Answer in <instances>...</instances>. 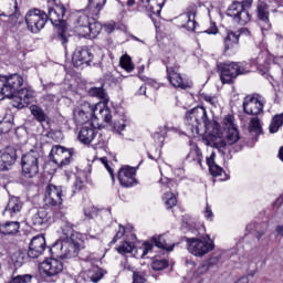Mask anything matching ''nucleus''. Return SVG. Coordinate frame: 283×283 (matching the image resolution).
Returning a JSON list of instances; mask_svg holds the SVG:
<instances>
[{
	"label": "nucleus",
	"instance_id": "44",
	"mask_svg": "<svg viewBox=\"0 0 283 283\" xmlns=\"http://www.w3.org/2000/svg\"><path fill=\"white\" fill-rule=\"evenodd\" d=\"M265 62H266V60H264V53H262L260 51H259L258 56L251 57L252 65H258L259 67L264 65Z\"/></svg>",
	"mask_w": 283,
	"mask_h": 283
},
{
	"label": "nucleus",
	"instance_id": "1",
	"mask_svg": "<svg viewBox=\"0 0 283 283\" xmlns=\"http://www.w3.org/2000/svg\"><path fill=\"white\" fill-rule=\"evenodd\" d=\"M0 83L2 87L0 94L3 98H11L12 107L17 109H23L28 107L32 101H34V92L23 87V77L19 74H12L10 76L0 75Z\"/></svg>",
	"mask_w": 283,
	"mask_h": 283
},
{
	"label": "nucleus",
	"instance_id": "53",
	"mask_svg": "<svg viewBox=\"0 0 283 283\" xmlns=\"http://www.w3.org/2000/svg\"><path fill=\"white\" fill-rule=\"evenodd\" d=\"M209 265L207 264V261H205L203 263H201L198 269H197V275H205V273H207V271H209Z\"/></svg>",
	"mask_w": 283,
	"mask_h": 283
},
{
	"label": "nucleus",
	"instance_id": "29",
	"mask_svg": "<svg viewBox=\"0 0 283 283\" xmlns=\"http://www.w3.org/2000/svg\"><path fill=\"white\" fill-rule=\"evenodd\" d=\"M23 209V202L18 197H11L4 209V213H9L11 218H14L21 213Z\"/></svg>",
	"mask_w": 283,
	"mask_h": 283
},
{
	"label": "nucleus",
	"instance_id": "60",
	"mask_svg": "<svg viewBox=\"0 0 283 283\" xmlns=\"http://www.w3.org/2000/svg\"><path fill=\"white\" fill-rule=\"evenodd\" d=\"M81 189H83V181L77 179L74 184V193H76V191H81Z\"/></svg>",
	"mask_w": 283,
	"mask_h": 283
},
{
	"label": "nucleus",
	"instance_id": "23",
	"mask_svg": "<svg viewBox=\"0 0 283 283\" xmlns=\"http://www.w3.org/2000/svg\"><path fill=\"white\" fill-rule=\"evenodd\" d=\"M117 178L122 187H134L136 185V168L129 166L122 167Z\"/></svg>",
	"mask_w": 283,
	"mask_h": 283
},
{
	"label": "nucleus",
	"instance_id": "26",
	"mask_svg": "<svg viewBox=\"0 0 283 283\" xmlns=\"http://www.w3.org/2000/svg\"><path fill=\"white\" fill-rule=\"evenodd\" d=\"M96 134H98V132H96L92 125L83 126L78 133V140L83 145H91V143H94Z\"/></svg>",
	"mask_w": 283,
	"mask_h": 283
},
{
	"label": "nucleus",
	"instance_id": "56",
	"mask_svg": "<svg viewBox=\"0 0 283 283\" xmlns=\"http://www.w3.org/2000/svg\"><path fill=\"white\" fill-rule=\"evenodd\" d=\"M205 217L207 220H213V211H211V207H206Z\"/></svg>",
	"mask_w": 283,
	"mask_h": 283
},
{
	"label": "nucleus",
	"instance_id": "38",
	"mask_svg": "<svg viewBox=\"0 0 283 283\" xmlns=\"http://www.w3.org/2000/svg\"><path fill=\"white\" fill-rule=\"evenodd\" d=\"M283 125V114L275 115L269 126L270 134H277Z\"/></svg>",
	"mask_w": 283,
	"mask_h": 283
},
{
	"label": "nucleus",
	"instance_id": "22",
	"mask_svg": "<svg viewBox=\"0 0 283 283\" xmlns=\"http://www.w3.org/2000/svg\"><path fill=\"white\" fill-rule=\"evenodd\" d=\"M17 163V149L7 147L0 150V171H8Z\"/></svg>",
	"mask_w": 283,
	"mask_h": 283
},
{
	"label": "nucleus",
	"instance_id": "45",
	"mask_svg": "<svg viewBox=\"0 0 283 283\" xmlns=\"http://www.w3.org/2000/svg\"><path fill=\"white\" fill-rule=\"evenodd\" d=\"M12 130V122L4 120L0 122V134H10Z\"/></svg>",
	"mask_w": 283,
	"mask_h": 283
},
{
	"label": "nucleus",
	"instance_id": "27",
	"mask_svg": "<svg viewBox=\"0 0 283 283\" xmlns=\"http://www.w3.org/2000/svg\"><path fill=\"white\" fill-rule=\"evenodd\" d=\"M181 28L188 30V32L196 31V10L187 11L179 17Z\"/></svg>",
	"mask_w": 283,
	"mask_h": 283
},
{
	"label": "nucleus",
	"instance_id": "33",
	"mask_svg": "<svg viewBox=\"0 0 283 283\" xmlns=\"http://www.w3.org/2000/svg\"><path fill=\"white\" fill-rule=\"evenodd\" d=\"M151 242L157 249H164V251H174L176 247V244L169 242V239L165 234L153 237Z\"/></svg>",
	"mask_w": 283,
	"mask_h": 283
},
{
	"label": "nucleus",
	"instance_id": "15",
	"mask_svg": "<svg viewBox=\"0 0 283 283\" xmlns=\"http://www.w3.org/2000/svg\"><path fill=\"white\" fill-rule=\"evenodd\" d=\"M227 15L231 17L235 23H240L241 25H245V23L251 21V14H249V11L244 9V4L241 2L232 3L227 10Z\"/></svg>",
	"mask_w": 283,
	"mask_h": 283
},
{
	"label": "nucleus",
	"instance_id": "49",
	"mask_svg": "<svg viewBox=\"0 0 283 283\" xmlns=\"http://www.w3.org/2000/svg\"><path fill=\"white\" fill-rule=\"evenodd\" d=\"M57 41H61V44L63 48H66L67 45V32L65 30H62L61 32L57 33Z\"/></svg>",
	"mask_w": 283,
	"mask_h": 283
},
{
	"label": "nucleus",
	"instance_id": "24",
	"mask_svg": "<svg viewBox=\"0 0 283 283\" xmlns=\"http://www.w3.org/2000/svg\"><path fill=\"white\" fill-rule=\"evenodd\" d=\"M43 251H45V237L43 235L33 237L29 245V251H28L29 258L36 259L40 255H43Z\"/></svg>",
	"mask_w": 283,
	"mask_h": 283
},
{
	"label": "nucleus",
	"instance_id": "41",
	"mask_svg": "<svg viewBox=\"0 0 283 283\" xmlns=\"http://www.w3.org/2000/svg\"><path fill=\"white\" fill-rule=\"evenodd\" d=\"M119 64H120V67H123V70H126V72H133L134 70L132 57H129L128 55L122 56Z\"/></svg>",
	"mask_w": 283,
	"mask_h": 283
},
{
	"label": "nucleus",
	"instance_id": "35",
	"mask_svg": "<svg viewBox=\"0 0 283 283\" xmlns=\"http://www.w3.org/2000/svg\"><path fill=\"white\" fill-rule=\"evenodd\" d=\"M216 153H211L210 157L207 158V165L211 176H222V167L216 164Z\"/></svg>",
	"mask_w": 283,
	"mask_h": 283
},
{
	"label": "nucleus",
	"instance_id": "31",
	"mask_svg": "<svg viewBox=\"0 0 283 283\" xmlns=\"http://www.w3.org/2000/svg\"><path fill=\"white\" fill-rule=\"evenodd\" d=\"M103 31V24L101 22H96L94 18L88 22V25L85 27L84 32L81 33L82 36H91L92 39H96L97 35Z\"/></svg>",
	"mask_w": 283,
	"mask_h": 283
},
{
	"label": "nucleus",
	"instance_id": "58",
	"mask_svg": "<svg viewBox=\"0 0 283 283\" xmlns=\"http://www.w3.org/2000/svg\"><path fill=\"white\" fill-rule=\"evenodd\" d=\"M104 30L108 34H112V32H114V30H116V27L114 25V23H108V24L104 25Z\"/></svg>",
	"mask_w": 283,
	"mask_h": 283
},
{
	"label": "nucleus",
	"instance_id": "12",
	"mask_svg": "<svg viewBox=\"0 0 283 283\" xmlns=\"http://www.w3.org/2000/svg\"><path fill=\"white\" fill-rule=\"evenodd\" d=\"M264 103L261 95H248L243 99V112L249 116H260L264 112Z\"/></svg>",
	"mask_w": 283,
	"mask_h": 283
},
{
	"label": "nucleus",
	"instance_id": "61",
	"mask_svg": "<svg viewBox=\"0 0 283 283\" xmlns=\"http://www.w3.org/2000/svg\"><path fill=\"white\" fill-rule=\"evenodd\" d=\"M146 85H149V87H154L155 90H158L159 87L158 82L151 78L147 80Z\"/></svg>",
	"mask_w": 283,
	"mask_h": 283
},
{
	"label": "nucleus",
	"instance_id": "18",
	"mask_svg": "<svg viewBox=\"0 0 283 283\" xmlns=\"http://www.w3.org/2000/svg\"><path fill=\"white\" fill-rule=\"evenodd\" d=\"M45 203L51 207L63 205V187L50 184L45 189Z\"/></svg>",
	"mask_w": 283,
	"mask_h": 283
},
{
	"label": "nucleus",
	"instance_id": "39",
	"mask_svg": "<svg viewBox=\"0 0 283 283\" xmlns=\"http://www.w3.org/2000/svg\"><path fill=\"white\" fill-rule=\"evenodd\" d=\"M249 132L256 134V136H259V134H262V122L260 120V117H258V115L251 117L249 123Z\"/></svg>",
	"mask_w": 283,
	"mask_h": 283
},
{
	"label": "nucleus",
	"instance_id": "6",
	"mask_svg": "<svg viewBox=\"0 0 283 283\" xmlns=\"http://www.w3.org/2000/svg\"><path fill=\"white\" fill-rule=\"evenodd\" d=\"M223 127L226 132V142L219 140L214 143L216 149H218V151L222 154V156H224L227 151V145H235V143L240 140V132H238V127H235V124H233V116L227 115L224 117Z\"/></svg>",
	"mask_w": 283,
	"mask_h": 283
},
{
	"label": "nucleus",
	"instance_id": "36",
	"mask_svg": "<svg viewBox=\"0 0 283 283\" xmlns=\"http://www.w3.org/2000/svg\"><path fill=\"white\" fill-rule=\"evenodd\" d=\"M88 94L94 98H99V101H103L104 103H107V101H109V96L107 95V92H105V88L103 86L91 87L88 90Z\"/></svg>",
	"mask_w": 283,
	"mask_h": 283
},
{
	"label": "nucleus",
	"instance_id": "57",
	"mask_svg": "<svg viewBox=\"0 0 283 283\" xmlns=\"http://www.w3.org/2000/svg\"><path fill=\"white\" fill-rule=\"evenodd\" d=\"M218 32V27H216V23L211 24V28L203 31L205 34H216Z\"/></svg>",
	"mask_w": 283,
	"mask_h": 283
},
{
	"label": "nucleus",
	"instance_id": "46",
	"mask_svg": "<svg viewBox=\"0 0 283 283\" xmlns=\"http://www.w3.org/2000/svg\"><path fill=\"white\" fill-rule=\"evenodd\" d=\"M154 249V244H151L149 241L144 242L143 247L139 248V251L142 252L140 258H145L149 251Z\"/></svg>",
	"mask_w": 283,
	"mask_h": 283
},
{
	"label": "nucleus",
	"instance_id": "8",
	"mask_svg": "<svg viewBox=\"0 0 283 283\" xmlns=\"http://www.w3.org/2000/svg\"><path fill=\"white\" fill-rule=\"evenodd\" d=\"M39 163H41V153L30 150L22 156V175L24 178H36L39 176Z\"/></svg>",
	"mask_w": 283,
	"mask_h": 283
},
{
	"label": "nucleus",
	"instance_id": "10",
	"mask_svg": "<svg viewBox=\"0 0 283 283\" xmlns=\"http://www.w3.org/2000/svg\"><path fill=\"white\" fill-rule=\"evenodd\" d=\"M187 242V249L191 255L196 258H205L207 253H211L216 245L213 241H207L199 238H185Z\"/></svg>",
	"mask_w": 283,
	"mask_h": 283
},
{
	"label": "nucleus",
	"instance_id": "51",
	"mask_svg": "<svg viewBox=\"0 0 283 283\" xmlns=\"http://www.w3.org/2000/svg\"><path fill=\"white\" fill-rule=\"evenodd\" d=\"M123 235H125V228L119 226V230L115 234L114 239L111 241V244H116V242H118V240H120Z\"/></svg>",
	"mask_w": 283,
	"mask_h": 283
},
{
	"label": "nucleus",
	"instance_id": "20",
	"mask_svg": "<svg viewBox=\"0 0 283 283\" xmlns=\"http://www.w3.org/2000/svg\"><path fill=\"white\" fill-rule=\"evenodd\" d=\"M74 156V148L66 149L63 146H56L55 153L53 155V163L57 165V167H67L70 163H72Z\"/></svg>",
	"mask_w": 283,
	"mask_h": 283
},
{
	"label": "nucleus",
	"instance_id": "59",
	"mask_svg": "<svg viewBox=\"0 0 283 283\" xmlns=\"http://www.w3.org/2000/svg\"><path fill=\"white\" fill-rule=\"evenodd\" d=\"M52 217L54 216L55 220H62V218H65V212L63 210L52 212Z\"/></svg>",
	"mask_w": 283,
	"mask_h": 283
},
{
	"label": "nucleus",
	"instance_id": "43",
	"mask_svg": "<svg viewBox=\"0 0 283 283\" xmlns=\"http://www.w3.org/2000/svg\"><path fill=\"white\" fill-rule=\"evenodd\" d=\"M118 253H132L134 251V243L124 242L117 248Z\"/></svg>",
	"mask_w": 283,
	"mask_h": 283
},
{
	"label": "nucleus",
	"instance_id": "37",
	"mask_svg": "<svg viewBox=\"0 0 283 283\" xmlns=\"http://www.w3.org/2000/svg\"><path fill=\"white\" fill-rule=\"evenodd\" d=\"M30 112H31L33 118H35V120H38V123H45V120H48V115L45 114L43 108H41L40 106L31 105Z\"/></svg>",
	"mask_w": 283,
	"mask_h": 283
},
{
	"label": "nucleus",
	"instance_id": "52",
	"mask_svg": "<svg viewBox=\"0 0 283 283\" xmlns=\"http://www.w3.org/2000/svg\"><path fill=\"white\" fill-rule=\"evenodd\" d=\"M208 269H213L217 264H220V256H212L208 261H206Z\"/></svg>",
	"mask_w": 283,
	"mask_h": 283
},
{
	"label": "nucleus",
	"instance_id": "3",
	"mask_svg": "<svg viewBox=\"0 0 283 283\" xmlns=\"http://www.w3.org/2000/svg\"><path fill=\"white\" fill-rule=\"evenodd\" d=\"M81 244V240H76L74 235H72L62 241H56L51 248V253L55 258H60V260H70L78 255Z\"/></svg>",
	"mask_w": 283,
	"mask_h": 283
},
{
	"label": "nucleus",
	"instance_id": "2",
	"mask_svg": "<svg viewBox=\"0 0 283 283\" xmlns=\"http://www.w3.org/2000/svg\"><path fill=\"white\" fill-rule=\"evenodd\" d=\"M73 116L77 125H85L92 118H102L105 123H112V111L105 105L92 104L84 102L73 111Z\"/></svg>",
	"mask_w": 283,
	"mask_h": 283
},
{
	"label": "nucleus",
	"instance_id": "40",
	"mask_svg": "<svg viewBox=\"0 0 283 283\" xmlns=\"http://www.w3.org/2000/svg\"><path fill=\"white\" fill-rule=\"evenodd\" d=\"M163 201L167 209H174V207L178 205V199H176L174 192H166L163 197Z\"/></svg>",
	"mask_w": 283,
	"mask_h": 283
},
{
	"label": "nucleus",
	"instance_id": "14",
	"mask_svg": "<svg viewBox=\"0 0 283 283\" xmlns=\"http://www.w3.org/2000/svg\"><path fill=\"white\" fill-rule=\"evenodd\" d=\"M52 210L48 208H40L35 213H33L29 220L31 227L34 229H46L52 222Z\"/></svg>",
	"mask_w": 283,
	"mask_h": 283
},
{
	"label": "nucleus",
	"instance_id": "17",
	"mask_svg": "<svg viewBox=\"0 0 283 283\" xmlns=\"http://www.w3.org/2000/svg\"><path fill=\"white\" fill-rule=\"evenodd\" d=\"M0 17H10L14 24L23 21L21 14L17 13V1L14 0H0Z\"/></svg>",
	"mask_w": 283,
	"mask_h": 283
},
{
	"label": "nucleus",
	"instance_id": "9",
	"mask_svg": "<svg viewBox=\"0 0 283 283\" xmlns=\"http://www.w3.org/2000/svg\"><path fill=\"white\" fill-rule=\"evenodd\" d=\"M61 273H63V262L60 260L49 259L40 264V275L49 283L57 282Z\"/></svg>",
	"mask_w": 283,
	"mask_h": 283
},
{
	"label": "nucleus",
	"instance_id": "34",
	"mask_svg": "<svg viewBox=\"0 0 283 283\" xmlns=\"http://www.w3.org/2000/svg\"><path fill=\"white\" fill-rule=\"evenodd\" d=\"M188 163H197V165H202V151L197 145H192L189 154L187 155Z\"/></svg>",
	"mask_w": 283,
	"mask_h": 283
},
{
	"label": "nucleus",
	"instance_id": "47",
	"mask_svg": "<svg viewBox=\"0 0 283 283\" xmlns=\"http://www.w3.org/2000/svg\"><path fill=\"white\" fill-rule=\"evenodd\" d=\"M97 210L95 207H88L84 209V216L88 219L92 220L93 218H96Z\"/></svg>",
	"mask_w": 283,
	"mask_h": 283
},
{
	"label": "nucleus",
	"instance_id": "4",
	"mask_svg": "<svg viewBox=\"0 0 283 283\" xmlns=\"http://www.w3.org/2000/svg\"><path fill=\"white\" fill-rule=\"evenodd\" d=\"M105 3H107V0H88V3L84 9L85 13H80L75 19V28L80 34H83L85 28L91 23L90 17L93 19L101 14V11L105 8Z\"/></svg>",
	"mask_w": 283,
	"mask_h": 283
},
{
	"label": "nucleus",
	"instance_id": "63",
	"mask_svg": "<svg viewBox=\"0 0 283 283\" xmlns=\"http://www.w3.org/2000/svg\"><path fill=\"white\" fill-rule=\"evenodd\" d=\"M264 235H266V230H260L256 232L255 238L256 240H261Z\"/></svg>",
	"mask_w": 283,
	"mask_h": 283
},
{
	"label": "nucleus",
	"instance_id": "16",
	"mask_svg": "<svg viewBox=\"0 0 283 283\" xmlns=\"http://www.w3.org/2000/svg\"><path fill=\"white\" fill-rule=\"evenodd\" d=\"M251 36V31L247 28H241L238 31H228L224 36V51L229 52V50H235L240 43V36Z\"/></svg>",
	"mask_w": 283,
	"mask_h": 283
},
{
	"label": "nucleus",
	"instance_id": "21",
	"mask_svg": "<svg viewBox=\"0 0 283 283\" xmlns=\"http://www.w3.org/2000/svg\"><path fill=\"white\" fill-rule=\"evenodd\" d=\"M269 4L260 0L256 6V17L263 34L264 32H269V30H271V20L269 19Z\"/></svg>",
	"mask_w": 283,
	"mask_h": 283
},
{
	"label": "nucleus",
	"instance_id": "64",
	"mask_svg": "<svg viewBox=\"0 0 283 283\" xmlns=\"http://www.w3.org/2000/svg\"><path fill=\"white\" fill-rule=\"evenodd\" d=\"M276 233H277L279 235H282V237H283V226H277V227H276Z\"/></svg>",
	"mask_w": 283,
	"mask_h": 283
},
{
	"label": "nucleus",
	"instance_id": "55",
	"mask_svg": "<svg viewBox=\"0 0 283 283\" xmlns=\"http://www.w3.org/2000/svg\"><path fill=\"white\" fill-rule=\"evenodd\" d=\"M64 235H72L73 229L71 223H66L62 227Z\"/></svg>",
	"mask_w": 283,
	"mask_h": 283
},
{
	"label": "nucleus",
	"instance_id": "32",
	"mask_svg": "<svg viewBox=\"0 0 283 283\" xmlns=\"http://www.w3.org/2000/svg\"><path fill=\"white\" fill-rule=\"evenodd\" d=\"M21 229V223L19 221H7L0 224V233L2 235H14L19 233Z\"/></svg>",
	"mask_w": 283,
	"mask_h": 283
},
{
	"label": "nucleus",
	"instance_id": "62",
	"mask_svg": "<svg viewBox=\"0 0 283 283\" xmlns=\"http://www.w3.org/2000/svg\"><path fill=\"white\" fill-rule=\"evenodd\" d=\"M279 56H281V59H283V38H279V52H277Z\"/></svg>",
	"mask_w": 283,
	"mask_h": 283
},
{
	"label": "nucleus",
	"instance_id": "50",
	"mask_svg": "<svg viewBox=\"0 0 283 283\" xmlns=\"http://www.w3.org/2000/svg\"><path fill=\"white\" fill-rule=\"evenodd\" d=\"M203 101L212 105V107H218V97L211 95H203Z\"/></svg>",
	"mask_w": 283,
	"mask_h": 283
},
{
	"label": "nucleus",
	"instance_id": "25",
	"mask_svg": "<svg viewBox=\"0 0 283 283\" xmlns=\"http://www.w3.org/2000/svg\"><path fill=\"white\" fill-rule=\"evenodd\" d=\"M107 274V271L99 266H92L82 273L84 282L99 283L103 277Z\"/></svg>",
	"mask_w": 283,
	"mask_h": 283
},
{
	"label": "nucleus",
	"instance_id": "42",
	"mask_svg": "<svg viewBox=\"0 0 283 283\" xmlns=\"http://www.w3.org/2000/svg\"><path fill=\"white\" fill-rule=\"evenodd\" d=\"M169 266V263L167 260H156L151 263V269L154 271H163L164 269H167Z\"/></svg>",
	"mask_w": 283,
	"mask_h": 283
},
{
	"label": "nucleus",
	"instance_id": "30",
	"mask_svg": "<svg viewBox=\"0 0 283 283\" xmlns=\"http://www.w3.org/2000/svg\"><path fill=\"white\" fill-rule=\"evenodd\" d=\"M65 17V7L55 6L54 8H49V13L46 14V19L51 21L53 25H59L63 18Z\"/></svg>",
	"mask_w": 283,
	"mask_h": 283
},
{
	"label": "nucleus",
	"instance_id": "7",
	"mask_svg": "<svg viewBox=\"0 0 283 283\" xmlns=\"http://www.w3.org/2000/svg\"><path fill=\"white\" fill-rule=\"evenodd\" d=\"M217 69L221 78V83L223 84L233 83V81H235L240 74H247L249 72L244 64L235 62L219 63Z\"/></svg>",
	"mask_w": 283,
	"mask_h": 283
},
{
	"label": "nucleus",
	"instance_id": "11",
	"mask_svg": "<svg viewBox=\"0 0 283 283\" xmlns=\"http://www.w3.org/2000/svg\"><path fill=\"white\" fill-rule=\"evenodd\" d=\"M25 23L29 32L39 34L48 23V14L38 9L31 10L25 14Z\"/></svg>",
	"mask_w": 283,
	"mask_h": 283
},
{
	"label": "nucleus",
	"instance_id": "28",
	"mask_svg": "<svg viewBox=\"0 0 283 283\" xmlns=\"http://www.w3.org/2000/svg\"><path fill=\"white\" fill-rule=\"evenodd\" d=\"M143 7L147 12L154 14L155 17H160L163 7L165 6L166 0H140Z\"/></svg>",
	"mask_w": 283,
	"mask_h": 283
},
{
	"label": "nucleus",
	"instance_id": "19",
	"mask_svg": "<svg viewBox=\"0 0 283 283\" xmlns=\"http://www.w3.org/2000/svg\"><path fill=\"white\" fill-rule=\"evenodd\" d=\"M73 65L81 67V65H90L94 61V53L87 46H77L72 55Z\"/></svg>",
	"mask_w": 283,
	"mask_h": 283
},
{
	"label": "nucleus",
	"instance_id": "54",
	"mask_svg": "<svg viewBox=\"0 0 283 283\" xmlns=\"http://www.w3.org/2000/svg\"><path fill=\"white\" fill-rule=\"evenodd\" d=\"M103 165L105 166V168L107 169L112 180H114V169H112V167L109 166V164L107 163V158H101Z\"/></svg>",
	"mask_w": 283,
	"mask_h": 283
},
{
	"label": "nucleus",
	"instance_id": "48",
	"mask_svg": "<svg viewBox=\"0 0 283 283\" xmlns=\"http://www.w3.org/2000/svg\"><path fill=\"white\" fill-rule=\"evenodd\" d=\"M11 260L14 264V266H21L23 264V256L21 255L20 252H15L12 256Z\"/></svg>",
	"mask_w": 283,
	"mask_h": 283
},
{
	"label": "nucleus",
	"instance_id": "5",
	"mask_svg": "<svg viewBox=\"0 0 283 283\" xmlns=\"http://www.w3.org/2000/svg\"><path fill=\"white\" fill-rule=\"evenodd\" d=\"M186 126L191 134H198L200 125L206 129L211 127V120L207 115V109L202 106H197L186 113Z\"/></svg>",
	"mask_w": 283,
	"mask_h": 283
},
{
	"label": "nucleus",
	"instance_id": "13",
	"mask_svg": "<svg viewBox=\"0 0 283 283\" xmlns=\"http://www.w3.org/2000/svg\"><path fill=\"white\" fill-rule=\"evenodd\" d=\"M166 77L167 81L172 85V87H177L179 90H189L193 83L188 80H184L182 75L178 73V67L171 66L169 64L166 65Z\"/></svg>",
	"mask_w": 283,
	"mask_h": 283
}]
</instances>
